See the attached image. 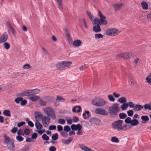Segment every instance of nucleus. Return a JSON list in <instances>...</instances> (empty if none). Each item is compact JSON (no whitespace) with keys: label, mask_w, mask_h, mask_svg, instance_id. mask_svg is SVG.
Listing matches in <instances>:
<instances>
[{"label":"nucleus","mask_w":151,"mask_h":151,"mask_svg":"<svg viewBox=\"0 0 151 151\" xmlns=\"http://www.w3.org/2000/svg\"><path fill=\"white\" fill-rule=\"evenodd\" d=\"M76 130H80L82 129V126L80 124L76 125Z\"/></svg>","instance_id":"obj_61"},{"label":"nucleus","mask_w":151,"mask_h":151,"mask_svg":"<svg viewBox=\"0 0 151 151\" xmlns=\"http://www.w3.org/2000/svg\"><path fill=\"white\" fill-rule=\"evenodd\" d=\"M7 33L5 32L0 37V43L5 42L7 40Z\"/></svg>","instance_id":"obj_11"},{"label":"nucleus","mask_w":151,"mask_h":151,"mask_svg":"<svg viewBox=\"0 0 151 151\" xmlns=\"http://www.w3.org/2000/svg\"><path fill=\"white\" fill-rule=\"evenodd\" d=\"M4 47L6 50H8L10 47V45L7 42H5L4 44Z\"/></svg>","instance_id":"obj_37"},{"label":"nucleus","mask_w":151,"mask_h":151,"mask_svg":"<svg viewBox=\"0 0 151 151\" xmlns=\"http://www.w3.org/2000/svg\"><path fill=\"white\" fill-rule=\"evenodd\" d=\"M31 66L28 64H26L24 65L23 66L24 69H27L30 68Z\"/></svg>","instance_id":"obj_56"},{"label":"nucleus","mask_w":151,"mask_h":151,"mask_svg":"<svg viewBox=\"0 0 151 151\" xmlns=\"http://www.w3.org/2000/svg\"><path fill=\"white\" fill-rule=\"evenodd\" d=\"M3 114L5 116H7L10 117L11 116L10 111L9 110H4L3 111Z\"/></svg>","instance_id":"obj_27"},{"label":"nucleus","mask_w":151,"mask_h":151,"mask_svg":"<svg viewBox=\"0 0 151 151\" xmlns=\"http://www.w3.org/2000/svg\"><path fill=\"white\" fill-rule=\"evenodd\" d=\"M45 114L48 116L51 117L52 119H55L56 116L53 109L50 107H47L44 109Z\"/></svg>","instance_id":"obj_6"},{"label":"nucleus","mask_w":151,"mask_h":151,"mask_svg":"<svg viewBox=\"0 0 151 151\" xmlns=\"http://www.w3.org/2000/svg\"><path fill=\"white\" fill-rule=\"evenodd\" d=\"M128 104V106H129L131 108H134V104L133 102L131 101H129L127 103Z\"/></svg>","instance_id":"obj_55"},{"label":"nucleus","mask_w":151,"mask_h":151,"mask_svg":"<svg viewBox=\"0 0 151 151\" xmlns=\"http://www.w3.org/2000/svg\"><path fill=\"white\" fill-rule=\"evenodd\" d=\"M29 92L28 90L23 92L22 93H19L17 95V96H29Z\"/></svg>","instance_id":"obj_20"},{"label":"nucleus","mask_w":151,"mask_h":151,"mask_svg":"<svg viewBox=\"0 0 151 151\" xmlns=\"http://www.w3.org/2000/svg\"><path fill=\"white\" fill-rule=\"evenodd\" d=\"M95 112L97 114H101L103 115H107L108 114V112L103 109L97 108L95 110Z\"/></svg>","instance_id":"obj_9"},{"label":"nucleus","mask_w":151,"mask_h":151,"mask_svg":"<svg viewBox=\"0 0 151 151\" xmlns=\"http://www.w3.org/2000/svg\"><path fill=\"white\" fill-rule=\"evenodd\" d=\"M30 132V130L27 128H25L24 130V133L26 135H28Z\"/></svg>","instance_id":"obj_48"},{"label":"nucleus","mask_w":151,"mask_h":151,"mask_svg":"<svg viewBox=\"0 0 151 151\" xmlns=\"http://www.w3.org/2000/svg\"><path fill=\"white\" fill-rule=\"evenodd\" d=\"M99 15L100 17V19H99L97 17H96L94 20H93V21H91L93 25H96L97 24H99V25L103 24L105 25H106L108 22L106 20V17L104 16L101 12V11L99 10Z\"/></svg>","instance_id":"obj_1"},{"label":"nucleus","mask_w":151,"mask_h":151,"mask_svg":"<svg viewBox=\"0 0 151 151\" xmlns=\"http://www.w3.org/2000/svg\"><path fill=\"white\" fill-rule=\"evenodd\" d=\"M87 14L89 18L91 19V21H93V16L91 14V12L87 11H86Z\"/></svg>","instance_id":"obj_33"},{"label":"nucleus","mask_w":151,"mask_h":151,"mask_svg":"<svg viewBox=\"0 0 151 151\" xmlns=\"http://www.w3.org/2000/svg\"><path fill=\"white\" fill-rule=\"evenodd\" d=\"M64 31H65V33L67 37H68L70 36V35L68 32V30L67 28H65Z\"/></svg>","instance_id":"obj_53"},{"label":"nucleus","mask_w":151,"mask_h":151,"mask_svg":"<svg viewBox=\"0 0 151 151\" xmlns=\"http://www.w3.org/2000/svg\"><path fill=\"white\" fill-rule=\"evenodd\" d=\"M17 127H14L11 130V132L13 133H15L17 132Z\"/></svg>","instance_id":"obj_63"},{"label":"nucleus","mask_w":151,"mask_h":151,"mask_svg":"<svg viewBox=\"0 0 151 151\" xmlns=\"http://www.w3.org/2000/svg\"><path fill=\"white\" fill-rule=\"evenodd\" d=\"M72 110L73 112H76L77 113H79L81 111V109L80 106H76L73 108Z\"/></svg>","instance_id":"obj_13"},{"label":"nucleus","mask_w":151,"mask_h":151,"mask_svg":"<svg viewBox=\"0 0 151 151\" xmlns=\"http://www.w3.org/2000/svg\"><path fill=\"white\" fill-rule=\"evenodd\" d=\"M37 136L38 135L37 133L34 132L32 134L31 137L32 139H35L37 137Z\"/></svg>","instance_id":"obj_51"},{"label":"nucleus","mask_w":151,"mask_h":151,"mask_svg":"<svg viewBox=\"0 0 151 151\" xmlns=\"http://www.w3.org/2000/svg\"><path fill=\"white\" fill-rule=\"evenodd\" d=\"M127 114L124 113H120L119 114V118L121 119H124L127 117Z\"/></svg>","instance_id":"obj_28"},{"label":"nucleus","mask_w":151,"mask_h":151,"mask_svg":"<svg viewBox=\"0 0 151 151\" xmlns=\"http://www.w3.org/2000/svg\"><path fill=\"white\" fill-rule=\"evenodd\" d=\"M49 150L50 151H56V148L54 146H52L49 148Z\"/></svg>","instance_id":"obj_64"},{"label":"nucleus","mask_w":151,"mask_h":151,"mask_svg":"<svg viewBox=\"0 0 151 151\" xmlns=\"http://www.w3.org/2000/svg\"><path fill=\"white\" fill-rule=\"evenodd\" d=\"M58 4L59 8L60 9H62L63 8L62 0H56Z\"/></svg>","instance_id":"obj_31"},{"label":"nucleus","mask_w":151,"mask_h":151,"mask_svg":"<svg viewBox=\"0 0 151 151\" xmlns=\"http://www.w3.org/2000/svg\"><path fill=\"white\" fill-rule=\"evenodd\" d=\"M4 142L6 144L7 148L10 150L13 151L15 149L14 140L11 139L10 138L6 135H4Z\"/></svg>","instance_id":"obj_3"},{"label":"nucleus","mask_w":151,"mask_h":151,"mask_svg":"<svg viewBox=\"0 0 151 151\" xmlns=\"http://www.w3.org/2000/svg\"><path fill=\"white\" fill-rule=\"evenodd\" d=\"M93 31L96 33H98L101 31V29L99 24L94 26L93 28Z\"/></svg>","instance_id":"obj_12"},{"label":"nucleus","mask_w":151,"mask_h":151,"mask_svg":"<svg viewBox=\"0 0 151 151\" xmlns=\"http://www.w3.org/2000/svg\"><path fill=\"white\" fill-rule=\"evenodd\" d=\"M122 122L123 121L121 120L115 121L111 124V127L118 131L122 130Z\"/></svg>","instance_id":"obj_7"},{"label":"nucleus","mask_w":151,"mask_h":151,"mask_svg":"<svg viewBox=\"0 0 151 151\" xmlns=\"http://www.w3.org/2000/svg\"><path fill=\"white\" fill-rule=\"evenodd\" d=\"M148 83L151 85V76L148 75L146 79Z\"/></svg>","instance_id":"obj_41"},{"label":"nucleus","mask_w":151,"mask_h":151,"mask_svg":"<svg viewBox=\"0 0 151 151\" xmlns=\"http://www.w3.org/2000/svg\"><path fill=\"white\" fill-rule=\"evenodd\" d=\"M88 114V111H85L84 113H83V118L84 119H86V114Z\"/></svg>","instance_id":"obj_62"},{"label":"nucleus","mask_w":151,"mask_h":151,"mask_svg":"<svg viewBox=\"0 0 151 151\" xmlns=\"http://www.w3.org/2000/svg\"><path fill=\"white\" fill-rule=\"evenodd\" d=\"M108 98L109 100L110 101L114 102L115 101L114 98L112 95H109L108 96Z\"/></svg>","instance_id":"obj_42"},{"label":"nucleus","mask_w":151,"mask_h":151,"mask_svg":"<svg viewBox=\"0 0 151 151\" xmlns=\"http://www.w3.org/2000/svg\"><path fill=\"white\" fill-rule=\"evenodd\" d=\"M93 105L99 107H102L104 106L106 104L105 101L102 98L96 97L92 101Z\"/></svg>","instance_id":"obj_5"},{"label":"nucleus","mask_w":151,"mask_h":151,"mask_svg":"<svg viewBox=\"0 0 151 151\" xmlns=\"http://www.w3.org/2000/svg\"><path fill=\"white\" fill-rule=\"evenodd\" d=\"M141 5L142 6V8L145 10L147 9L148 8V5L145 2L143 1L141 2Z\"/></svg>","instance_id":"obj_23"},{"label":"nucleus","mask_w":151,"mask_h":151,"mask_svg":"<svg viewBox=\"0 0 151 151\" xmlns=\"http://www.w3.org/2000/svg\"><path fill=\"white\" fill-rule=\"evenodd\" d=\"M28 92H29V96H32L35 94V91L34 89L29 90Z\"/></svg>","instance_id":"obj_58"},{"label":"nucleus","mask_w":151,"mask_h":151,"mask_svg":"<svg viewBox=\"0 0 151 151\" xmlns=\"http://www.w3.org/2000/svg\"><path fill=\"white\" fill-rule=\"evenodd\" d=\"M104 36L101 34H96L95 35V37L96 39H99L103 37Z\"/></svg>","instance_id":"obj_35"},{"label":"nucleus","mask_w":151,"mask_h":151,"mask_svg":"<svg viewBox=\"0 0 151 151\" xmlns=\"http://www.w3.org/2000/svg\"><path fill=\"white\" fill-rule=\"evenodd\" d=\"M50 119V118L47 116H43V118L42 119V121H45L48 122V123L49 122Z\"/></svg>","instance_id":"obj_34"},{"label":"nucleus","mask_w":151,"mask_h":151,"mask_svg":"<svg viewBox=\"0 0 151 151\" xmlns=\"http://www.w3.org/2000/svg\"><path fill=\"white\" fill-rule=\"evenodd\" d=\"M73 139V137H70L67 140H64V141L63 142V143L65 145H68L70 143Z\"/></svg>","instance_id":"obj_25"},{"label":"nucleus","mask_w":151,"mask_h":151,"mask_svg":"<svg viewBox=\"0 0 151 151\" xmlns=\"http://www.w3.org/2000/svg\"><path fill=\"white\" fill-rule=\"evenodd\" d=\"M60 135L64 137H66L68 136L67 133L65 132V131H62L60 132Z\"/></svg>","instance_id":"obj_39"},{"label":"nucleus","mask_w":151,"mask_h":151,"mask_svg":"<svg viewBox=\"0 0 151 151\" xmlns=\"http://www.w3.org/2000/svg\"><path fill=\"white\" fill-rule=\"evenodd\" d=\"M122 5L118 3L114 4L113 6L115 11L119 10L122 7Z\"/></svg>","instance_id":"obj_22"},{"label":"nucleus","mask_w":151,"mask_h":151,"mask_svg":"<svg viewBox=\"0 0 151 151\" xmlns=\"http://www.w3.org/2000/svg\"><path fill=\"white\" fill-rule=\"evenodd\" d=\"M57 130L58 132H61L63 130V127L60 125H58L57 126Z\"/></svg>","instance_id":"obj_59"},{"label":"nucleus","mask_w":151,"mask_h":151,"mask_svg":"<svg viewBox=\"0 0 151 151\" xmlns=\"http://www.w3.org/2000/svg\"><path fill=\"white\" fill-rule=\"evenodd\" d=\"M16 138L17 139L19 142H21L23 140L24 138L22 137L20 135H18L16 136Z\"/></svg>","instance_id":"obj_49"},{"label":"nucleus","mask_w":151,"mask_h":151,"mask_svg":"<svg viewBox=\"0 0 151 151\" xmlns=\"http://www.w3.org/2000/svg\"><path fill=\"white\" fill-rule=\"evenodd\" d=\"M6 24H7V27H8L9 28V29L11 30V31L12 34L13 35H14V34H15V30H14V29L13 28L12 25H11V24L9 22H7V23Z\"/></svg>","instance_id":"obj_19"},{"label":"nucleus","mask_w":151,"mask_h":151,"mask_svg":"<svg viewBox=\"0 0 151 151\" xmlns=\"http://www.w3.org/2000/svg\"><path fill=\"white\" fill-rule=\"evenodd\" d=\"M37 114V116L38 119H42L43 117V115L42 114H41L40 112L35 111V115H36Z\"/></svg>","instance_id":"obj_38"},{"label":"nucleus","mask_w":151,"mask_h":151,"mask_svg":"<svg viewBox=\"0 0 151 151\" xmlns=\"http://www.w3.org/2000/svg\"><path fill=\"white\" fill-rule=\"evenodd\" d=\"M22 100H23V98L20 97L16 98L14 100V101L17 104H19Z\"/></svg>","instance_id":"obj_40"},{"label":"nucleus","mask_w":151,"mask_h":151,"mask_svg":"<svg viewBox=\"0 0 151 151\" xmlns=\"http://www.w3.org/2000/svg\"><path fill=\"white\" fill-rule=\"evenodd\" d=\"M58 123L61 124H63L65 123V121L63 119H60L58 120Z\"/></svg>","instance_id":"obj_47"},{"label":"nucleus","mask_w":151,"mask_h":151,"mask_svg":"<svg viewBox=\"0 0 151 151\" xmlns=\"http://www.w3.org/2000/svg\"><path fill=\"white\" fill-rule=\"evenodd\" d=\"M89 122L92 124H98L100 122V120L96 117H93L91 118Z\"/></svg>","instance_id":"obj_10"},{"label":"nucleus","mask_w":151,"mask_h":151,"mask_svg":"<svg viewBox=\"0 0 151 151\" xmlns=\"http://www.w3.org/2000/svg\"><path fill=\"white\" fill-rule=\"evenodd\" d=\"M25 124V123L24 122H19L17 124V126L18 127H20L24 125Z\"/></svg>","instance_id":"obj_60"},{"label":"nucleus","mask_w":151,"mask_h":151,"mask_svg":"<svg viewBox=\"0 0 151 151\" xmlns=\"http://www.w3.org/2000/svg\"><path fill=\"white\" fill-rule=\"evenodd\" d=\"M118 31L114 28L108 29L106 32V34L109 36H115L118 34Z\"/></svg>","instance_id":"obj_8"},{"label":"nucleus","mask_w":151,"mask_h":151,"mask_svg":"<svg viewBox=\"0 0 151 151\" xmlns=\"http://www.w3.org/2000/svg\"><path fill=\"white\" fill-rule=\"evenodd\" d=\"M79 147L81 149L84 151H92L91 149L83 145H79Z\"/></svg>","instance_id":"obj_14"},{"label":"nucleus","mask_w":151,"mask_h":151,"mask_svg":"<svg viewBox=\"0 0 151 151\" xmlns=\"http://www.w3.org/2000/svg\"><path fill=\"white\" fill-rule=\"evenodd\" d=\"M118 101L121 103H125L127 102V99L125 97H122L118 100Z\"/></svg>","instance_id":"obj_26"},{"label":"nucleus","mask_w":151,"mask_h":151,"mask_svg":"<svg viewBox=\"0 0 151 151\" xmlns=\"http://www.w3.org/2000/svg\"><path fill=\"white\" fill-rule=\"evenodd\" d=\"M35 126L36 128L38 129H41L42 127V125L40 124L38 120H36V122L35 123Z\"/></svg>","instance_id":"obj_21"},{"label":"nucleus","mask_w":151,"mask_h":151,"mask_svg":"<svg viewBox=\"0 0 151 151\" xmlns=\"http://www.w3.org/2000/svg\"><path fill=\"white\" fill-rule=\"evenodd\" d=\"M72 64V62L69 61H64L58 63L56 65L57 69L63 70L67 69Z\"/></svg>","instance_id":"obj_4"},{"label":"nucleus","mask_w":151,"mask_h":151,"mask_svg":"<svg viewBox=\"0 0 151 151\" xmlns=\"http://www.w3.org/2000/svg\"><path fill=\"white\" fill-rule=\"evenodd\" d=\"M51 138L53 140H57L58 139V134L57 133L54 134L52 136Z\"/></svg>","instance_id":"obj_36"},{"label":"nucleus","mask_w":151,"mask_h":151,"mask_svg":"<svg viewBox=\"0 0 151 151\" xmlns=\"http://www.w3.org/2000/svg\"><path fill=\"white\" fill-rule=\"evenodd\" d=\"M128 107V104L127 103L123 104L121 106V108L122 110H126Z\"/></svg>","instance_id":"obj_32"},{"label":"nucleus","mask_w":151,"mask_h":151,"mask_svg":"<svg viewBox=\"0 0 151 151\" xmlns=\"http://www.w3.org/2000/svg\"><path fill=\"white\" fill-rule=\"evenodd\" d=\"M111 141L113 142L118 143L119 142V140L118 138L116 137H112Z\"/></svg>","instance_id":"obj_30"},{"label":"nucleus","mask_w":151,"mask_h":151,"mask_svg":"<svg viewBox=\"0 0 151 151\" xmlns=\"http://www.w3.org/2000/svg\"><path fill=\"white\" fill-rule=\"evenodd\" d=\"M56 127L55 125H51L49 127V129L51 130L56 129Z\"/></svg>","instance_id":"obj_54"},{"label":"nucleus","mask_w":151,"mask_h":151,"mask_svg":"<svg viewBox=\"0 0 151 151\" xmlns=\"http://www.w3.org/2000/svg\"><path fill=\"white\" fill-rule=\"evenodd\" d=\"M39 103L40 105L43 106H45L46 105V102L41 99L39 101Z\"/></svg>","instance_id":"obj_46"},{"label":"nucleus","mask_w":151,"mask_h":151,"mask_svg":"<svg viewBox=\"0 0 151 151\" xmlns=\"http://www.w3.org/2000/svg\"><path fill=\"white\" fill-rule=\"evenodd\" d=\"M120 110V108L117 103H114L109 107V112L111 116L114 118L118 117V113Z\"/></svg>","instance_id":"obj_2"},{"label":"nucleus","mask_w":151,"mask_h":151,"mask_svg":"<svg viewBox=\"0 0 151 151\" xmlns=\"http://www.w3.org/2000/svg\"><path fill=\"white\" fill-rule=\"evenodd\" d=\"M64 130L66 132H68L70 131V129L69 126L66 125L64 127Z\"/></svg>","instance_id":"obj_44"},{"label":"nucleus","mask_w":151,"mask_h":151,"mask_svg":"<svg viewBox=\"0 0 151 151\" xmlns=\"http://www.w3.org/2000/svg\"><path fill=\"white\" fill-rule=\"evenodd\" d=\"M81 43V42L80 40H77L74 41L73 45L75 47H78L80 45Z\"/></svg>","instance_id":"obj_17"},{"label":"nucleus","mask_w":151,"mask_h":151,"mask_svg":"<svg viewBox=\"0 0 151 151\" xmlns=\"http://www.w3.org/2000/svg\"><path fill=\"white\" fill-rule=\"evenodd\" d=\"M42 138L44 140L47 141L49 139V137L45 134H44L42 136Z\"/></svg>","instance_id":"obj_43"},{"label":"nucleus","mask_w":151,"mask_h":151,"mask_svg":"<svg viewBox=\"0 0 151 151\" xmlns=\"http://www.w3.org/2000/svg\"><path fill=\"white\" fill-rule=\"evenodd\" d=\"M141 119L142 120V123L143 124L146 123L149 119V118L147 116H142Z\"/></svg>","instance_id":"obj_16"},{"label":"nucleus","mask_w":151,"mask_h":151,"mask_svg":"<svg viewBox=\"0 0 151 151\" xmlns=\"http://www.w3.org/2000/svg\"><path fill=\"white\" fill-rule=\"evenodd\" d=\"M144 108L143 106L139 104L136 105L134 108V110L137 111H140Z\"/></svg>","instance_id":"obj_18"},{"label":"nucleus","mask_w":151,"mask_h":151,"mask_svg":"<svg viewBox=\"0 0 151 151\" xmlns=\"http://www.w3.org/2000/svg\"><path fill=\"white\" fill-rule=\"evenodd\" d=\"M68 41L69 44L70 45L72 44L73 40L70 36L67 37Z\"/></svg>","instance_id":"obj_57"},{"label":"nucleus","mask_w":151,"mask_h":151,"mask_svg":"<svg viewBox=\"0 0 151 151\" xmlns=\"http://www.w3.org/2000/svg\"><path fill=\"white\" fill-rule=\"evenodd\" d=\"M131 118L129 117H127L125 120V122L126 124H131Z\"/></svg>","instance_id":"obj_45"},{"label":"nucleus","mask_w":151,"mask_h":151,"mask_svg":"<svg viewBox=\"0 0 151 151\" xmlns=\"http://www.w3.org/2000/svg\"><path fill=\"white\" fill-rule=\"evenodd\" d=\"M27 101L25 99L23 100H23H22L21 101L20 104L21 106H24L27 104Z\"/></svg>","instance_id":"obj_52"},{"label":"nucleus","mask_w":151,"mask_h":151,"mask_svg":"<svg viewBox=\"0 0 151 151\" xmlns=\"http://www.w3.org/2000/svg\"><path fill=\"white\" fill-rule=\"evenodd\" d=\"M138 121L135 119H134L132 120L131 125L132 126H135L139 124Z\"/></svg>","instance_id":"obj_24"},{"label":"nucleus","mask_w":151,"mask_h":151,"mask_svg":"<svg viewBox=\"0 0 151 151\" xmlns=\"http://www.w3.org/2000/svg\"><path fill=\"white\" fill-rule=\"evenodd\" d=\"M127 113L129 116L131 117L133 114V111L132 110H130L127 111Z\"/></svg>","instance_id":"obj_50"},{"label":"nucleus","mask_w":151,"mask_h":151,"mask_svg":"<svg viewBox=\"0 0 151 151\" xmlns=\"http://www.w3.org/2000/svg\"><path fill=\"white\" fill-rule=\"evenodd\" d=\"M143 106L145 110L148 109L150 110H151V104H150H150H145Z\"/></svg>","instance_id":"obj_29"},{"label":"nucleus","mask_w":151,"mask_h":151,"mask_svg":"<svg viewBox=\"0 0 151 151\" xmlns=\"http://www.w3.org/2000/svg\"><path fill=\"white\" fill-rule=\"evenodd\" d=\"M40 98L39 96L36 95H33L29 98V99L33 102L38 100Z\"/></svg>","instance_id":"obj_15"}]
</instances>
